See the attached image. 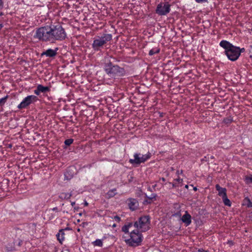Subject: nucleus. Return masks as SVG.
I'll return each instance as SVG.
<instances>
[{
  "instance_id": "f257e3e1",
  "label": "nucleus",
  "mask_w": 252,
  "mask_h": 252,
  "mask_svg": "<svg viewBox=\"0 0 252 252\" xmlns=\"http://www.w3.org/2000/svg\"><path fill=\"white\" fill-rule=\"evenodd\" d=\"M133 226L132 222L125 224L122 228V230L128 237L124 236V241L127 245L130 247H136L141 245L143 237L141 232L138 230H134L129 232V230Z\"/></svg>"
},
{
  "instance_id": "f03ea898",
  "label": "nucleus",
  "mask_w": 252,
  "mask_h": 252,
  "mask_svg": "<svg viewBox=\"0 0 252 252\" xmlns=\"http://www.w3.org/2000/svg\"><path fill=\"white\" fill-rule=\"evenodd\" d=\"M219 45L225 50L224 53L228 59L232 62L237 60L241 54L245 51L244 48H241L238 46H234L225 40H221Z\"/></svg>"
},
{
  "instance_id": "7ed1b4c3",
  "label": "nucleus",
  "mask_w": 252,
  "mask_h": 252,
  "mask_svg": "<svg viewBox=\"0 0 252 252\" xmlns=\"http://www.w3.org/2000/svg\"><path fill=\"white\" fill-rule=\"evenodd\" d=\"M34 37L43 42L52 43V25L38 28L36 30Z\"/></svg>"
},
{
  "instance_id": "20e7f679",
  "label": "nucleus",
  "mask_w": 252,
  "mask_h": 252,
  "mask_svg": "<svg viewBox=\"0 0 252 252\" xmlns=\"http://www.w3.org/2000/svg\"><path fill=\"white\" fill-rule=\"evenodd\" d=\"M104 70L109 77L114 79L118 77L124 76L126 74L124 68L118 65H114L111 62L105 64Z\"/></svg>"
},
{
  "instance_id": "39448f33",
  "label": "nucleus",
  "mask_w": 252,
  "mask_h": 252,
  "mask_svg": "<svg viewBox=\"0 0 252 252\" xmlns=\"http://www.w3.org/2000/svg\"><path fill=\"white\" fill-rule=\"evenodd\" d=\"M112 38L111 34L104 33L102 35L96 36L92 43V48L95 51L100 50L101 48Z\"/></svg>"
},
{
  "instance_id": "423d86ee",
  "label": "nucleus",
  "mask_w": 252,
  "mask_h": 252,
  "mask_svg": "<svg viewBox=\"0 0 252 252\" xmlns=\"http://www.w3.org/2000/svg\"><path fill=\"white\" fill-rule=\"evenodd\" d=\"M66 37V33L62 26L52 25V43L62 41Z\"/></svg>"
},
{
  "instance_id": "0eeeda50",
  "label": "nucleus",
  "mask_w": 252,
  "mask_h": 252,
  "mask_svg": "<svg viewBox=\"0 0 252 252\" xmlns=\"http://www.w3.org/2000/svg\"><path fill=\"white\" fill-rule=\"evenodd\" d=\"M133 225L137 230L141 232H145L150 229V218L149 216H144L135 221Z\"/></svg>"
},
{
  "instance_id": "6e6552de",
  "label": "nucleus",
  "mask_w": 252,
  "mask_h": 252,
  "mask_svg": "<svg viewBox=\"0 0 252 252\" xmlns=\"http://www.w3.org/2000/svg\"><path fill=\"white\" fill-rule=\"evenodd\" d=\"M151 157V154L149 152L145 155L135 153L133 155L134 158L129 159V162L132 165H139L150 159Z\"/></svg>"
},
{
  "instance_id": "1a4fd4ad",
  "label": "nucleus",
  "mask_w": 252,
  "mask_h": 252,
  "mask_svg": "<svg viewBox=\"0 0 252 252\" xmlns=\"http://www.w3.org/2000/svg\"><path fill=\"white\" fill-rule=\"evenodd\" d=\"M37 100L36 96L34 95H29L25 97L21 103L18 105L17 108L19 109L27 108L31 104L36 102Z\"/></svg>"
},
{
  "instance_id": "9d476101",
  "label": "nucleus",
  "mask_w": 252,
  "mask_h": 252,
  "mask_svg": "<svg viewBox=\"0 0 252 252\" xmlns=\"http://www.w3.org/2000/svg\"><path fill=\"white\" fill-rule=\"evenodd\" d=\"M170 11V5L168 2L160 3L156 10V13L160 16L167 15Z\"/></svg>"
},
{
  "instance_id": "9b49d317",
  "label": "nucleus",
  "mask_w": 252,
  "mask_h": 252,
  "mask_svg": "<svg viewBox=\"0 0 252 252\" xmlns=\"http://www.w3.org/2000/svg\"><path fill=\"white\" fill-rule=\"evenodd\" d=\"M174 182L172 183L170 182L166 183L164 184V185H169L170 189L181 187L183 186V180L182 179L178 178L174 179ZM163 186L164 184L163 183H161L160 188L163 187Z\"/></svg>"
},
{
  "instance_id": "f8f14e48",
  "label": "nucleus",
  "mask_w": 252,
  "mask_h": 252,
  "mask_svg": "<svg viewBox=\"0 0 252 252\" xmlns=\"http://www.w3.org/2000/svg\"><path fill=\"white\" fill-rule=\"evenodd\" d=\"M51 90L50 87L48 86H43L41 84L37 85L36 89L34 90V93L36 95H39L41 93H45L49 92Z\"/></svg>"
},
{
  "instance_id": "ddd939ff",
  "label": "nucleus",
  "mask_w": 252,
  "mask_h": 252,
  "mask_svg": "<svg viewBox=\"0 0 252 252\" xmlns=\"http://www.w3.org/2000/svg\"><path fill=\"white\" fill-rule=\"evenodd\" d=\"M58 49L57 47L55 48V49H48L42 53L41 56H45L50 58L54 57L56 56Z\"/></svg>"
},
{
  "instance_id": "4468645a",
  "label": "nucleus",
  "mask_w": 252,
  "mask_h": 252,
  "mask_svg": "<svg viewBox=\"0 0 252 252\" xmlns=\"http://www.w3.org/2000/svg\"><path fill=\"white\" fill-rule=\"evenodd\" d=\"M181 220L186 226L189 225L191 223V217L187 211L181 218Z\"/></svg>"
},
{
  "instance_id": "2eb2a0df",
  "label": "nucleus",
  "mask_w": 252,
  "mask_h": 252,
  "mask_svg": "<svg viewBox=\"0 0 252 252\" xmlns=\"http://www.w3.org/2000/svg\"><path fill=\"white\" fill-rule=\"evenodd\" d=\"M128 205L131 210L134 211L138 208L139 203L136 199L129 198L128 200Z\"/></svg>"
},
{
  "instance_id": "dca6fc26",
  "label": "nucleus",
  "mask_w": 252,
  "mask_h": 252,
  "mask_svg": "<svg viewBox=\"0 0 252 252\" xmlns=\"http://www.w3.org/2000/svg\"><path fill=\"white\" fill-rule=\"evenodd\" d=\"M217 190L218 191V195L222 198L226 196V189L224 188H221L219 184L215 186Z\"/></svg>"
},
{
  "instance_id": "f3484780",
  "label": "nucleus",
  "mask_w": 252,
  "mask_h": 252,
  "mask_svg": "<svg viewBox=\"0 0 252 252\" xmlns=\"http://www.w3.org/2000/svg\"><path fill=\"white\" fill-rule=\"evenodd\" d=\"M64 230L65 229H60L59 232L56 234L58 240L61 244H62L64 240Z\"/></svg>"
},
{
  "instance_id": "a211bd4d",
  "label": "nucleus",
  "mask_w": 252,
  "mask_h": 252,
  "mask_svg": "<svg viewBox=\"0 0 252 252\" xmlns=\"http://www.w3.org/2000/svg\"><path fill=\"white\" fill-rule=\"evenodd\" d=\"M105 238V237H104L102 239H97L92 242V244L94 246L102 247L103 246V241Z\"/></svg>"
},
{
  "instance_id": "6ab92c4d",
  "label": "nucleus",
  "mask_w": 252,
  "mask_h": 252,
  "mask_svg": "<svg viewBox=\"0 0 252 252\" xmlns=\"http://www.w3.org/2000/svg\"><path fill=\"white\" fill-rule=\"evenodd\" d=\"M117 193V192L116 189H110L107 192L106 195L108 198H110L114 197Z\"/></svg>"
},
{
  "instance_id": "aec40b11",
  "label": "nucleus",
  "mask_w": 252,
  "mask_h": 252,
  "mask_svg": "<svg viewBox=\"0 0 252 252\" xmlns=\"http://www.w3.org/2000/svg\"><path fill=\"white\" fill-rule=\"evenodd\" d=\"M243 205H245L249 208L252 207V202L248 197H246L244 199V203Z\"/></svg>"
},
{
  "instance_id": "412c9836",
  "label": "nucleus",
  "mask_w": 252,
  "mask_h": 252,
  "mask_svg": "<svg viewBox=\"0 0 252 252\" xmlns=\"http://www.w3.org/2000/svg\"><path fill=\"white\" fill-rule=\"evenodd\" d=\"M72 196V193L71 192H63L60 195V197L62 199H68L70 198Z\"/></svg>"
},
{
  "instance_id": "4be33fe9",
  "label": "nucleus",
  "mask_w": 252,
  "mask_h": 252,
  "mask_svg": "<svg viewBox=\"0 0 252 252\" xmlns=\"http://www.w3.org/2000/svg\"><path fill=\"white\" fill-rule=\"evenodd\" d=\"M160 52V49L158 47L153 48L150 50L149 55L150 56H153L155 54H158Z\"/></svg>"
},
{
  "instance_id": "5701e85b",
  "label": "nucleus",
  "mask_w": 252,
  "mask_h": 252,
  "mask_svg": "<svg viewBox=\"0 0 252 252\" xmlns=\"http://www.w3.org/2000/svg\"><path fill=\"white\" fill-rule=\"evenodd\" d=\"M224 204L226 206L230 207L231 205V202L230 200L228 198L227 195L222 198Z\"/></svg>"
},
{
  "instance_id": "b1692460",
  "label": "nucleus",
  "mask_w": 252,
  "mask_h": 252,
  "mask_svg": "<svg viewBox=\"0 0 252 252\" xmlns=\"http://www.w3.org/2000/svg\"><path fill=\"white\" fill-rule=\"evenodd\" d=\"M245 181L247 184L252 183V175L246 177Z\"/></svg>"
},
{
  "instance_id": "393cba45",
  "label": "nucleus",
  "mask_w": 252,
  "mask_h": 252,
  "mask_svg": "<svg viewBox=\"0 0 252 252\" xmlns=\"http://www.w3.org/2000/svg\"><path fill=\"white\" fill-rule=\"evenodd\" d=\"M73 142V139H71V138H69V139H66L64 141V143L65 145H66L67 146H69L71 144H72Z\"/></svg>"
},
{
  "instance_id": "a878e982",
  "label": "nucleus",
  "mask_w": 252,
  "mask_h": 252,
  "mask_svg": "<svg viewBox=\"0 0 252 252\" xmlns=\"http://www.w3.org/2000/svg\"><path fill=\"white\" fill-rule=\"evenodd\" d=\"M8 97V96L7 95H6L4 97H3L1 98H0V105L4 104L5 103Z\"/></svg>"
},
{
  "instance_id": "bb28decb",
  "label": "nucleus",
  "mask_w": 252,
  "mask_h": 252,
  "mask_svg": "<svg viewBox=\"0 0 252 252\" xmlns=\"http://www.w3.org/2000/svg\"><path fill=\"white\" fill-rule=\"evenodd\" d=\"M114 219L115 220V221L117 222H119L121 220V218L118 216H114Z\"/></svg>"
},
{
  "instance_id": "cd10ccee",
  "label": "nucleus",
  "mask_w": 252,
  "mask_h": 252,
  "mask_svg": "<svg viewBox=\"0 0 252 252\" xmlns=\"http://www.w3.org/2000/svg\"><path fill=\"white\" fill-rule=\"evenodd\" d=\"M197 3H203L207 1V0H195Z\"/></svg>"
},
{
  "instance_id": "c85d7f7f",
  "label": "nucleus",
  "mask_w": 252,
  "mask_h": 252,
  "mask_svg": "<svg viewBox=\"0 0 252 252\" xmlns=\"http://www.w3.org/2000/svg\"><path fill=\"white\" fill-rule=\"evenodd\" d=\"M3 7V2L2 0H0V10H1Z\"/></svg>"
},
{
  "instance_id": "c756f323",
  "label": "nucleus",
  "mask_w": 252,
  "mask_h": 252,
  "mask_svg": "<svg viewBox=\"0 0 252 252\" xmlns=\"http://www.w3.org/2000/svg\"><path fill=\"white\" fill-rule=\"evenodd\" d=\"M6 250L8 252H11L14 250V248H9L7 246L6 247Z\"/></svg>"
},
{
  "instance_id": "7c9ffc66",
  "label": "nucleus",
  "mask_w": 252,
  "mask_h": 252,
  "mask_svg": "<svg viewBox=\"0 0 252 252\" xmlns=\"http://www.w3.org/2000/svg\"><path fill=\"white\" fill-rule=\"evenodd\" d=\"M227 244H229L230 246H232L233 245V242L231 240H228Z\"/></svg>"
},
{
  "instance_id": "2f4dec72",
  "label": "nucleus",
  "mask_w": 252,
  "mask_h": 252,
  "mask_svg": "<svg viewBox=\"0 0 252 252\" xmlns=\"http://www.w3.org/2000/svg\"><path fill=\"white\" fill-rule=\"evenodd\" d=\"M198 252H208V251L204 250L203 249H199L197 251Z\"/></svg>"
},
{
  "instance_id": "473e14b6",
  "label": "nucleus",
  "mask_w": 252,
  "mask_h": 252,
  "mask_svg": "<svg viewBox=\"0 0 252 252\" xmlns=\"http://www.w3.org/2000/svg\"><path fill=\"white\" fill-rule=\"evenodd\" d=\"M51 210L53 211H55V212H58V209L57 207H54L52 209H51Z\"/></svg>"
},
{
  "instance_id": "72a5a7b5",
  "label": "nucleus",
  "mask_w": 252,
  "mask_h": 252,
  "mask_svg": "<svg viewBox=\"0 0 252 252\" xmlns=\"http://www.w3.org/2000/svg\"><path fill=\"white\" fill-rule=\"evenodd\" d=\"M182 173H183L182 170H181V171H180V170H177V171H176V174H177V175H179L180 174H182Z\"/></svg>"
},
{
  "instance_id": "f704fd0d",
  "label": "nucleus",
  "mask_w": 252,
  "mask_h": 252,
  "mask_svg": "<svg viewBox=\"0 0 252 252\" xmlns=\"http://www.w3.org/2000/svg\"><path fill=\"white\" fill-rule=\"evenodd\" d=\"M159 181H162L163 182H164L165 181V179L164 178H161L159 179Z\"/></svg>"
},
{
  "instance_id": "c9c22d12",
  "label": "nucleus",
  "mask_w": 252,
  "mask_h": 252,
  "mask_svg": "<svg viewBox=\"0 0 252 252\" xmlns=\"http://www.w3.org/2000/svg\"><path fill=\"white\" fill-rule=\"evenodd\" d=\"M75 202H71V205L72 207H74V206L75 205Z\"/></svg>"
},
{
  "instance_id": "e433bc0d",
  "label": "nucleus",
  "mask_w": 252,
  "mask_h": 252,
  "mask_svg": "<svg viewBox=\"0 0 252 252\" xmlns=\"http://www.w3.org/2000/svg\"><path fill=\"white\" fill-rule=\"evenodd\" d=\"M229 121V120H228V119H224V122L226 123H228Z\"/></svg>"
},
{
  "instance_id": "4c0bfd02",
  "label": "nucleus",
  "mask_w": 252,
  "mask_h": 252,
  "mask_svg": "<svg viewBox=\"0 0 252 252\" xmlns=\"http://www.w3.org/2000/svg\"><path fill=\"white\" fill-rule=\"evenodd\" d=\"M84 205L86 206L88 205V203L86 201L84 202Z\"/></svg>"
},
{
  "instance_id": "58836bf2",
  "label": "nucleus",
  "mask_w": 252,
  "mask_h": 252,
  "mask_svg": "<svg viewBox=\"0 0 252 252\" xmlns=\"http://www.w3.org/2000/svg\"><path fill=\"white\" fill-rule=\"evenodd\" d=\"M193 190H195V191H196L197 190V187H195L193 188Z\"/></svg>"
},
{
  "instance_id": "ea45409f",
  "label": "nucleus",
  "mask_w": 252,
  "mask_h": 252,
  "mask_svg": "<svg viewBox=\"0 0 252 252\" xmlns=\"http://www.w3.org/2000/svg\"><path fill=\"white\" fill-rule=\"evenodd\" d=\"M3 27V25L2 24H0V30Z\"/></svg>"
},
{
  "instance_id": "a19ab883",
  "label": "nucleus",
  "mask_w": 252,
  "mask_h": 252,
  "mask_svg": "<svg viewBox=\"0 0 252 252\" xmlns=\"http://www.w3.org/2000/svg\"><path fill=\"white\" fill-rule=\"evenodd\" d=\"M78 208H79L78 207H74V210H78Z\"/></svg>"
},
{
  "instance_id": "79ce46f5",
  "label": "nucleus",
  "mask_w": 252,
  "mask_h": 252,
  "mask_svg": "<svg viewBox=\"0 0 252 252\" xmlns=\"http://www.w3.org/2000/svg\"><path fill=\"white\" fill-rule=\"evenodd\" d=\"M177 215H180V216H181V213H180V212H179V213H177V214H176L174 215V216Z\"/></svg>"
},
{
  "instance_id": "37998d69",
  "label": "nucleus",
  "mask_w": 252,
  "mask_h": 252,
  "mask_svg": "<svg viewBox=\"0 0 252 252\" xmlns=\"http://www.w3.org/2000/svg\"><path fill=\"white\" fill-rule=\"evenodd\" d=\"M185 187L186 189H188V188H189V186L188 185H186Z\"/></svg>"
},
{
  "instance_id": "c03bdc74",
  "label": "nucleus",
  "mask_w": 252,
  "mask_h": 252,
  "mask_svg": "<svg viewBox=\"0 0 252 252\" xmlns=\"http://www.w3.org/2000/svg\"><path fill=\"white\" fill-rule=\"evenodd\" d=\"M157 187V184L153 186V187L155 189Z\"/></svg>"
},
{
  "instance_id": "a18cd8bd",
  "label": "nucleus",
  "mask_w": 252,
  "mask_h": 252,
  "mask_svg": "<svg viewBox=\"0 0 252 252\" xmlns=\"http://www.w3.org/2000/svg\"><path fill=\"white\" fill-rule=\"evenodd\" d=\"M65 230H69V228L68 227H66V228L64 229Z\"/></svg>"
},
{
  "instance_id": "49530a36",
  "label": "nucleus",
  "mask_w": 252,
  "mask_h": 252,
  "mask_svg": "<svg viewBox=\"0 0 252 252\" xmlns=\"http://www.w3.org/2000/svg\"><path fill=\"white\" fill-rule=\"evenodd\" d=\"M80 231V228H78V229H77V231H78V232H79Z\"/></svg>"
},
{
  "instance_id": "de8ad7c7",
  "label": "nucleus",
  "mask_w": 252,
  "mask_h": 252,
  "mask_svg": "<svg viewBox=\"0 0 252 252\" xmlns=\"http://www.w3.org/2000/svg\"><path fill=\"white\" fill-rule=\"evenodd\" d=\"M3 15V13L1 12V13H0V16H1V15Z\"/></svg>"
}]
</instances>
